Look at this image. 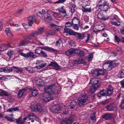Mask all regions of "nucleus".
Here are the masks:
<instances>
[{"instance_id": "5", "label": "nucleus", "mask_w": 124, "mask_h": 124, "mask_svg": "<svg viewBox=\"0 0 124 124\" xmlns=\"http://www.w3.org/2000/svg\"><path fill=\"white\" fill-rule=\"evenodd\" d=\"M63 107L59 106L58 104L54 105L53 106L51 111L54 114L61 113Z\"/></svg>"}, {"instance_id": "36", "label": "nucleus", "mask_w": 124, "mask_h": 124, "mask_svg": "<svg viewBox=\"0 0 124 124\" xmlns=\"http://www.w3.org/2000/svg\"><path fill=\"white\" fill-rule=\"evenodd\" d=\"M118 77L119 78H124V70L120 71L118 74Z\"/></svg>"}, {"instance_id": "6", "label": "nucleus", "mask_w": 124, "mask_h": 124, "mask_svg": "<svg viewBox=\"0 0 124 124\" xmlns=\"http://www.w3.org/2000/svg\"><path fill=\"white\" fill-rule=\"evenodd\" d=\"M99 3H102L103 4L102 9H101V11L106 12L110 7L109 4L107 2H105V0H100Z\"/></svg>"}, {"instance_id": "20", "label": "nucleus", "mask_w": 124, "mask_h": 124, "mask_svg": "<svg viewBox=\"0 0 124 124\" xmlns=\"http://www.w3.org/2000/svg\"><path fill=\"white\" fill-rule=\"evenodd\" d=\"M76 49H70L67 50L66 52V54L67 55L70 56L72 55H73L76 54Z\"/></svg>"}, {"instance_id": "26", "label": "nucleus", "mask_w": 124, "mask_h": 124, "mask_svg": "<svg viewBox=\"0 0 124 124\" xmlns=\"http://www.w3.org/2000/svg\"><path fill=\"white\" fill-rule=\"evenodd\" d=\"M113 115L112 114L109 113L105 114L102 116V118L106 120H108L112 117Z\"/></svg>"}, {"instance_id": "1", "label": "nucleus", "mask_w": 124, "mask_h": 124, "mask_svg": "<svg viewBox=\"0 0 124 124\" xmlns=\"http://www.w3.org/2000/svg\"><path fill=\"white\" fill-rule=\"evenodd\" d=\"M58 93L56 86L54 84L51 85L47 87V102L53 99V96L51 94H56Z\"/></svg>"}, {"instance_id": "63", "label": "nucleus", "mask_w": 124, "mask_h": 124, "mask_svg": "<svg viewBox=\"0 0 124 124\" xmlns=\"http://www.w3.org/2000/svg\"><path fill=\"white\" fill-rule=\"evenodd\" d=\"M23 70V68H18L17 73H21Z\"/></svg>"}, {"instance_id": "16", "label": "nucleus", "mask_w": 124, "mask_h": 124, "mask_svg": "<svg viewBox=\"0 0 124 124\" xmlns=\"http://www.w3.org/2000/svg\"><path fill=\"white\" fill-rule=\"evenodd\" d=\"M28 89L30 90V92H31V94L34 96H35L38 93V91L36 88H29Z\"/></svg>"}, {"instance_id": "24", "label": "nucleus", "mask_w": 124, "mask_h": 124, "mask_svg": "<svg viewBox=\"0 0 124 124\" xmlns=\"http://www.w3.org/2000/svg\"><path fill=\"white\" fill-rule=\"evenodd\" d=\"M27 119V117H25L22 120V118L19 117L16 121L17 124H23Z\"/></svg>"}, {"instance_id": "34", "label": "nucleus", "mask_w": 124, "mask_h": 124, "mask_svg": "<svg viewBox=\"0 0 124 124\" xmlns=\"http://www.w3.org/2000/svg\"><path fill=\"white\" fill-rule=\"evenodd\" d=\"M25 91V89L24 88H23L19 90L18 94V97H21L23 95V93Z\"/></svg>"}, {"instance_id": "52", "label": "nucleus", "mask_w": 124, "mask_h": 124, "mask_svg": "<svg viewBox=\"0 0 124 124\" xmlns=\"http://www.w3.org/2000/svg\"><path fill=\"white\" fill-rule=\"evenodd\" d=\"M106 109L109 111H112L114 110V107L110 106H107L106 107Z\"/></svg>"}, {"instance_id": "21", "label": "nucleus", "mask_w": 124, "mask_h": 124, "mask_svg": "<svg viewBox=\"0 0 124 124\" xmlns=\"http://www.w3.org/2000/svg\"><path fill=\"white\" fill-rule=\"evenodd\" d=\"M42 49L46 50V48H44L43 47H37L35 50V51L36 53L39 55H40V52H41Z\"/></svg>"}, {"instance_id": "47", "label": "nucleus", "mask_w": 124, "mask_h": 124, "mask_svg": "<svg viewBox=\"0 0 124 124\" xmlns=\"http://www.w3.org/2000/svg\"><path fill=\"white\" fill-rule=\"evenodd\" d=\"M93 57V53L90 54L88 56V59L89 61L90 62L92 61Z\"/></svg>"}, {"instance_id": "2", "label": "nucleus", "mask_w": 124, "mask_h": 124, "mask_svg": "<svg viewBox=\"0 0 124 124\" xmlns=\"http://www.w3.org/2000/svg\"><path fill=\"white\" fill-rule=\"evenodd\" d=\"M98 80L95 78H92L90 80L89 83L92 85L90 88V91L91 93H94L99 86V84Z\"/></svg>"}, {"instance_id": "46", "label": "nucleus", "mask_w": 124, "mask_h": 124, "mask_svg": "<svg viewBox=\"0 0 124 124\" xmlns=\"http://www.w3.org/2000/svg\"><path fill=\"white\" fill-rule=\"evenodd\" d=\"M73 23V22H70L69 21L65 23V27H71L72 25V23Z\"/></svg>"}, {"instance_id": "48", "label": "nucleus", "mask_w": 124, "mask_h": 124, "mask_svg": "<svg viewBox=\"0 0 124 124\" xmlns=\"http://www.w3.org/2000/svg\"><path fill=\"white\" fill-rule=\"evenodd\" d=\"M46 65V63H42L40 65L36 66V68L39 69H40L44 67Z\"/></svg>"}, {"instance_id": "7", "label": "nucleus", "mask_w": 124, "mask_h": 124, "mask_svg": "<svg viewBox=\"0 0 124 124\" xmlns=\"http://www.w3.org/2000/svg\"><path fill=\"white\" fill-rule=\"evenodd\" d=\"M109 17V16L105 17L102 12H99L97 14V18L102 21H105L108 20Z\"/></svg>"}, {"instance_id": "3", "label": "nucleus", "mask_w": 124, "mask_h": 124, "mask_svg": "<svg viewBox=\"0 0 124 124\" xmlns=\"http://www.w3.org/2000/svg\"><path fill=\"white\" fill-rule=\"evenodd\" d=\"M88 97L85 94H82L81 96L78 97V105L81 106L84 105L87 100Z\"/></svg>"}, {"instance_id": "40", "label": "nucleus", "mask_w": 124, "mask_h": 124, "mask_svg": "<svg viewBox=\"0 0 124 124\" xmlns=\"http://www.w3.org/2000/svg\"><path fill=\"white\" fill-rule=\"evenodd\" d=\"M48 12V11H47V12ZM47 22H52V19L51 17L50 16V14L47 13Z\"/></svg>"}, {"instance_id": "56", "label": "nucleus", "mask_w": 124, "mask_h": 124, "mask_svg": "<svg viewBox=\"0 0 124 124\" xmlns=\"http://www.w3.org/2000/svg\"><path fill=\"white\" fill-rule=\"evenodd\" d=\"M66 0H59L56 2H54V4H59L60 3H62L66 1Z\"/></svg>"}, {"instance_id": "50", "label": "nucleus", "mask_w": 124, "mask_h": 124, "mask_svg": "<svg viewBox=\"0 0 124 124\" xmlns=\"http://www.w3.org/2000/svg\"><path fill=\"white\" fill-rule=\"evenodd\" d=\"M110 23L112 25H113L115 26H119L120 25V23L119 22H115L111 21V22Z\"/></svg>"}, {"instance_id": "22", "label": "nucleus", "mask_w": 124, "mask_h": 124, "mask_svg": "<svg viewBox=\"0 0 124 124\" xmlns=\"http://www.w3.org/2000/svg\"><path fill=\"white\" fill-rule=\"evenodd\" d=\"M76 54H77L79 56L83 57L84 55V52L83 51L81 50L80 49H76Z\"/></svg>"}, {"instance_id": "42", "label": "nucleus", "mask_w": 124, "mask_h": 124, "mask_svg": "<svg viewBox=\"0 0 124 124\" xmlns=\"http://www.w3.org/2000/svg\"><path fill=\"white\" fill-rule=\"evenodd\" d=\"M62 111L61 113H62L63 115H66L68 113V109L65 107L63 108V109L62 110Z\"/></svg>"}, {"instance_id": "60", "label": "nucleus", "mask_w": 124, "mask_h": 124, "mask_svg": "<svg viewBox=\"0 0 124 124\" xmlns=\"http://www.w3.org/2000/svg\"><path fill=\"white\" fill-rule=\"evenodd\" d=\"M115 39L117 41L118 43H119V42L121 41L120 39L117 36H115Z\"/></svg>"}, {"instance_id": "14", "label": "nucleus", "mask_w": 124, "mask_h": 124, "mask_svg": "<svg viewBox=\"0 0 124 124\" xmlns=\"http://www.w3.org/2000/svg\"><path fill=\"white\" fill-rule=\"evenodd\" d=\"M11 67H3L0 68V72L5 73H9L11 72Z\"/></svg>"}, {"instance_id": "8", "label": "nucleus", "mask_w": 124, "mask_h": 124, "mask_svg": "<svg viewBox=\"0 0 124 124\" xmlns=\"http://www.w3.org/2000/svg\"><path fill=\"white\" fill-rule=\"evenodd\" d=\"M45 14V11L44 9H42V12L40 11L39 12L37 13V15L41 19H43L45 21H46V17H45L46 16Z\"/></svg>"}, {"instance_id": "64", "label": "nucleus", "mask_w": 124, "mask_h": 124, "mask_svg": "<svg viewBox=\"0 0 124 124\" xmlns=\"http://www.w3.org/2000/svg\"><path fill=\"white\" fill-rule=\"evenodd\" d=\"M109 102L108 100H106L104 101H102L101 102V104L103 105H105L107 104Z\"/></svg>"}, {"instance_id": "18", "label": "nucleus", "mask_w": 124, "mask_h": 124, "mask_svg": "<svg viewBox=\"0 0 124 124\" xmlns=\"http://www.w3.org/2000/svg\"><path fill=\"white\" fill-rule=\"evenodd\" d=\"M36 19L35 16L29 17L28 18V24L30 26H32L33 22H35Z\"/></svg>"}, {"instance_id": "44", "label": "nucleus", "mask_w": 124, "mask_h": 124, "mask_svg": "<svg viewBox=\"0 0 124 124\" xmlns=\"http://www.w3.org/2000/svg\"><path fill=\"white\" fill-rule=\"evenodd\" d=\"M14 54V52L10 50H9L7 52V54L9 56L10 58H11V56L13 55Z\"/></svg>"}, {"instance_id": "39", "label": "nucleus", "mask_w": 124, "mask_h": 124, "mask_svg": "<svg viewBox=\"0 0 124 124\" xmlns=\"http://www.w3.org/2000/svg\"><path fill=\"white\" fill-rule=\"evenodd\" d=\"M47 51H50L52 52L55 53H57L58 52V51L57 50L55 49L52 48L47 47Z\"/></svg>"}, {"instance_id": "19", "label": "nucleus", "mask_w": 124, "mask_h": 124, "mask_svg": "<svg viewBox=\"0 0 124 124\" xmlns=\"http://www.w3.org/2000/svg\"><path fill=\"white\" fill-rule=\"evenodd\" d=\"M49 65V66H52L54 67L56 70H59L60 69V66L56 62H52Z\"/></svg>"}, {"instance_id": "17", "label": "nucleus", "mask_w": 124, "mask_h": 124, "mask_svg": "<svg viewBox=\"0 0 124 124\" xmlns=\"http://www.w3.org/2000/svg\"><path fill=\"white\" fill-rule=\"evenodd\" d=\"M113 88L111 85L108 86L106 91V95L110 96L112 94Z\"/></svg>"}, {"instance_id": "32", "label": "nucleus", "mask_w": 124, "mask_h": 124, "mask_svg": "<svg viewBox=\"0 0 124 124\" xmlns=\"http://www.w3.org/2000/svg\"><path fill=\"white\" fill-rule=\"evenodd\" d=\"M105 91L104 90H102L98 94V97H100L101 96H105L106 95V93L105 92Z\"/></svg>"}, {"instance_id": "4", "label": "nucleus", "mask_w": 124, "mask_h": 124, "mask_svg": "<svg viewBox=\"0 0 124 124\" xmlns=\"http://www.w3.org/2000/svg\"><path fill=\"white\" fill-rule=\"evenodd\" d=\"M112 62L108 61L104 62L102 65L103 68L104 70L107 71L111 70L112 68Z\"/></svg>"}, {"instance_id": "58", "label": "nucleus", "mask_w": 124, "mask_h": 124, "mask_svg": "<svg viewBox=\"0 0 124 124\" xmlns=\"http://www.w3.org/2000/svg\"><path fill=\"white\" fill-rule=\"evenodd\" d=\"M120 106L121 108V109H124V99L122 100L121 103L120 105Z\"/></svg>"}, {"instance_id": "27", "label": "nucleus", "mask_w": 124, "mask_h": 124, "mask_svg": "<svg viewBox=\"0 0 124 124\" xmlns=\"http://www.w3.org/2000/svg\"><path fill=\"white\" fill-rule=\"evenodd\" d=\"M44 90L45 93L41 94V98L42 99V100H43V101L45 102V103H46V88H44Z\"/></svg>"}, {"instance_id": "54", "label": "nucleus", "mask_w": 124, "mask_h": 124, "mask_svg": "<svg viewBox=\"0 0 124 124\" xmlns=\"http://www.w3.org/2000/svg\"><path fill=\"white\" fill-rule=\"evenodd\" d=\"M62 42L61 39H59L56 42V46L59 47L61 43Z\"/></svg>"}, {"instance_id": "10", "label": "nucleus", "mask_w": 124, "mask_h": 124, "mask_svg": "<svg viewBox=\"0 0 124 124\" xmlns=\"http://www.w3.org/2000/svg\"><path fill=\"white\" fill-rule=\"evenodd\" d=\"M95 113H93L90 116V118L89 119V123L90 124H92L93 123L96 121Z\"/></svg>"}, {"instance_id": "29", "label": "nucleus", "mask_w": 124, "mask_h": 124, "mask_svg": "<svg viewBox=\"0 0 124 124\" xmlns=\"http://www.w3.org/2000/svg\"><path fill=\"white\" fill-rule=\"evenodd\" d=\"M100 70L97 69L93 70H92L91 72L92 74L96 76H98L101 75L100 72Z\"/></svg>"}, {"instance_id": "31", "label": "nucleus", "mask_w": 124, "mask_h": 124, "mask_svg": "<svg viewBox=\"0 0 124 124\" xmlns=\"http://www.w3.org/2000/svg\"><path fill=\"white\" fill-rule=\"evenodd\" d=\"M75 116V115L74 114H72L68 119H67L68 121L69 122L70 124H71L73 122L74 120V117Z\"/></svg>"}, {"instance_id": "55", "label": "nucleus", "mask_w": 124, "mask_h": 124, "mask_svg": "<svg viewBox=\"0 0 124 124\" xmlns=\"http://www.w3.org/2000/svg\"><path fill=\"white\" fill-rule=\"evenodd\" d=\"M36 104H35L34 105H31L30 106V109L32 111H35L36 108Z\"/></svg>"}, {"instance_id": "15", "label": "nucleus", "mask_w": 124, "mask_h": 124, "mask_svg": "<svg viewBox=\"0 0 124 124\" xmlns=\"http://www.w3.org/2000/svg\"><path fill=\"white\" fill-rule=\"evenodd\" d=\"M10 47V44L8 43L7 44H4L1 46H0V51H3L8 49V48Z\"/></svg>"}, {"instance_id": "61", "label": "nucleus", "mask_w": 124, "mask_h": 124, "mask_svg": "<svg viewBox=\"0 0 124 124\" xmlns=\"http://www.w3.org/2000/svg\"><path fill=\"white\" fill-rule=\"evenodd\" d=\"M4 118L8 120L11 121V122H12L13 121V120L10 117H8L7 116H6L5 117H4Z\"/></svg>"}, {"instance_id": "30", "label": "nucleus", "mask_w": 124, "mask_h": 124, "mask_svg": "<svg viewBox=\"0 0 124 124\" xmlns=\"http://www.w3.org/2000/svg\"><path fill=\"white\" fill-rule=\"evenodd\" d=\"M39 34V32L38 31L33 32L31 33L29 35V36L27 38L28 39H30L32 37H35Z\"/></svg>"}, {"instance_id": "62", "label": "nucleus", "mask_w": 124, "mask_h": 124, "mask_svg": "<svg viewBox=\"0 0 124 124\" xmlns=\"http://www.w3.org/2000/svg\"><path fill=\"white\" fill-rule=\"evenodd\" d=\"M77 21V22H79V19H78L77 17H74L73 19L72 20V22H73L75 21Z\"/></svg>"}, {"instance_id": "49", "label": "nucleus", "mask_w": 124, "mask_h": 124, "mask_svg": "<svg viewBox=\"0 0 124 124\" xmlns=\"http://www.w3.org/2000/svg\"><path fill=\"white\" fill-rule=\"evenodd\" d=\"M38 32H39V34L44 32V28L43 27L39 28L38 29Z\"/></svg>"}, {"instance_id": "51", "label": "nucleus", "mask_w": 124, "mask_h": 124, "mask_svg": "<svg viewBox=\"0 0 124 124\" xmlns=\"http://www.w3.org/2000/svg\"><path fill=\"white\" fill-rule=\"evenodd\" d=\"M29 43V42L27 43L25 41H22L20 42L18 46H24L25 45H27V43Z\"/></svg>"}, {"instance_id": "57", "label": "nucleus", "mask_w": 124, "mask_h": 124, "mask_svg": "<svg viewBox=\"0 0 124 124\" xmlns=\"http://www.w3.org/2000/svg\"><path fill=\"white\" fill-rule=\"evenodd\" d=\"M18 67L14 66L11 67V72L13 71H16L17 72Z\"/></svg>"}, {"instance_id": "37", "label": "nucleus", "mask_w": 124, "mask_h": 124, "mask_svg": "<svg viewBox=\"0 0 124 124\" xmlns=\"http://www.w3.org/2000/svg\"><path fill=\"white\" fill-rule=\"evenodd\" d=\"M77 104V103L76 102L74 101H72L70 106V108L71 109L74 108Z\"/></svg>"}, {"instance_id": "59", "label": "nucleus", "mask_w": 124, "mask_h": 124, "mask_svg": "<svg viewBox=\"0 0 124 124\" xmlns=\"http://www.w3.org/2000/svg\"><path fill=\"white\" fill-rule=\"evenodd\" d=\"M73 27L74 29L76 30H78L79 29V27L77 24H73Z\"/></svg>"}, {"instance_id": "11", "label": "nucleus", "mask_w": 124, "mask_h": 124, "mask_svg": "<svg viewBox=\"0 0 124 124\" xmlns=\"http://www.w3.org/2000/svg\"><path fill=\"white\" fill-rule=\"evenodd\" d=\"M35 82L37 85L40 86H45L46 84V80H42L39 78L36 80Z\"/></svg>"}, {"instance_id": "45", "label": "nucleus", "mask_w": 124, "mask_h": 124, "mask_svg": "<svg viewBox=\"0 0 124 124\" xmlns=\"http://www.w3.org/2000/svg\"><path fill=\"white\" fill-rule=\"evenodd\" d=\"M5 31L8 36H10L11 35L12 36L10 30L9 28H6Z\"/></svg>"}, {"instance_id": "12", "label": "nucleus", "mask_w": 124, "mask_h": 124, "mask_svg": "<svg viewBox=\"0 0 124 124\" xmlns=\"http://www.w3.org/2000/svg\"><path fill=\"white\" fill-rule=\"evenodd\" d=\"M91 3L90 0H83L79 2L80 5L82 7H86L90 6Z\"/></svg>"}, {"instance_id": "9", "label": "nucleus", "mask_w": 124, "mask_h": 124, "mask_svg": "<svg viewBox=\"0 0 124 124\" xmlns=\"http://www.w3.org/2000/svg\"><path fill=\"white\" fill-rule=\"evenodd\" d=\"M22 56L26 58H28L30 57H31L32 58H35L36 57V56L34 55L33 53L31 52H30L28 53L27 54H25L22 53H21L20 54Z\"/></svg>"}, {"instance_id": "25", "label": "nucleus", "mask_w": 124, "mask_h": 124, "mask_svg": "<svg viewBox=\"0 0 124 124\" xmlns=\"http://www.w3.org/2000/svg\"><path fill=\"white\" fill-rule=\"evenodd\" d=\"M82 7V8L81 9L83 13H90L92 11V10L91 8H86L85 7L83 6Z\"/></svg>"}, {"instance_id": "28", "label": "nucleus", "mask_w": 124, "mask_h": 124, "mask_svg": "<svg viewBox=\"0 0 124 124\" xmlns=\"http://www.w3.org/2000/svg\"><path fill=\"white\" fill-rule=\"evenodd\" d=\"M69 8L70 9V11L72 13H74L76 9V6L74 4H71L69 6Z\"/></svg>"}, {"instance_id": "43", "label": "nucleus", "mask_w": 124, "mask_h": 124, "mask_svg": "<svg viewBox=\"0 0 124 124\" xmlns=\"http://www.w3.org/2000/svg\"><path fill=\"white\" fill-rule=\"evenodd\" d=\"M28 116L30 117H30V120L31 119H35L36 120L37 118L36 116L32 113H31L29 114H28Z\"/></svg>"}, {"instance_id": "38", "label": "nucleus", "mask_w": 124, "mask_h": 124, "mask_svg": "<svg viewBox=\"0 0 124 124\" xmlns=\"http://www.w3.org/2000/svg\"><path fill=\"white\" fill-rule=\"evenodd\" d=\"M36 107V108L35 109V111H41L42 109V107L40 106L38 104H36V106H35Z\"/></svg>"}, {"instance_id": "33", "label": "nucleus", "mask_w": 124, "mask_h": 124, "mask_svg": "<svg viewBox=\"0 0 124 124\" xmlns=\"http://www.w3.org/2000/svg\"><path fill=\"white\" fill-rule=\"evenodd\" d=\"M63 6H62L61 8H59V11L60 12L64 14V15L63 16L64 17L66 16V11L65 10H64Z\"/></svg>"}, {"instance_id": "35", "label": "nucleus", "mask_w": 124, "mask_h": 124, "mask_svg": "<svg viewBox=\"0 0 124 124\" xmlns=\"http://www.w3.org/2000/svg\"><path fill=\"white\" fill-rule=\"evenodd\" d=\"M0 95L8 96V94L6 91L1 90L0 91Z\"/></svg>"}, {"instance_id": "53", "label": "nucleus", "mask_w": 124, "mask_h": 124, "mask_svg": "<svg viewBox=\"0 0 124 124\" xmlns=\"http://www.w3.org/2000/svg\"><path fill=\"white\" fill-rule=\"evenodd\" d=\"M62 124H70L67 120V119H64L61 122Z\"/></svg>"}, {"instance_id": "41", "label": "nucleus", "mask_w": 124, "mask_h": 124, "mask_svg": "<svg viewBox=\"0 0 124 124\" xmlns=\"http://www.w3.org/2000/svg\"><path fill=\"white\" fill-rule=\"evenodd\" d=\"M55 30H50L47 32V34L49 36L54 35L55 34Z\"/></svg>"}, {"instance_id": "13", "label": "nucleus", "mask_w": 124, "mask_h": 124, "mask_svg": "<svg viewBox=\"0 0 124 124\" xmlns=\"http://www.w3.org/2000/svg\"><path fill=\"white\" fill-rule=\"evenodd\" d=\"M64 33H66L70 35L74 36V35H75V32L73 31L72 30L67 27H65L64 29Z\"/></svg>"}, {"instance_id": "23", "label": "nucleus", "mask_w": 124, "mask_h": 124, "mask_svg": "<svg viewBox=\"0 0 124 124\" xmlns=\"http://www.w3.org/2000/svg\"><path fill=\"white\" fill-rule=\"evenodd\" d=\"M75 35H74V36H75L77 35V37L78 39H82L85 38V34L84 33H80L75 32Z\"/></svg>"}]
</instances>
